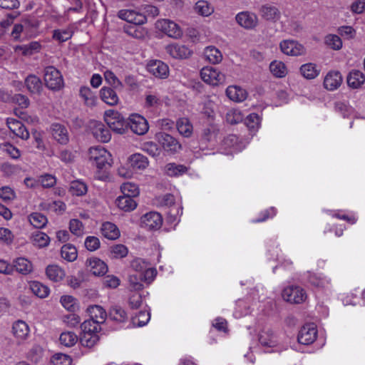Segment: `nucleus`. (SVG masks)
Listing matches in <instances>:
<instances>
[{
    "instance_id": "1",
    "label": "nucleus",
    "mask_w": 365,
    "mask_h": 365,
    "mask_svg": "<svg viewBox=\"0 0 365 365\" xmlns=\"http://www.w3.org/2000/svg\"><path fill=\"white\" fill-rule=\"evenodd\" d=\"M105 115V121L110 130L118 134H123L128 130V119L125 120L121 113L110 110Z\"/></svg>"
},
{
    "instance_id": "2",
    "label": "nucleus",
    "mask_w": 365,
    "mask_h": 365,
    "mask_svg": "<svg viewBox=\"0 0 365 365\" xmlns=\"http://www.w3.org/2000/svg\"><path fill=\"white\" fill-rule=\"evenodd\" d=\"M43 81L45 86L51 91H59L64 84L61 72L53 66L44 68Z\"/></svg>"
},
{
    "instance_id": "3",
    "label": "nucleus",
    "mask_w": 365,
    "mask_h": 365,
    "mask_svg": "<svg viewBox=\"0 0 365 365\" xmlns=\"http://www.w3.org/2000/svg\"><path fill=\"white\" fill-rule=\"evenodd\" d=\"M155 138L163 150L170 155L178 153L182 150L180 142L170 134L160 132L155 135Z\"/></svg>"
},
{
    "instance_id": "4",
    "label": "nucleus",
    "mask_w": 365,
    "mask_h": 365,
    "mask_svg": "<svg viewBox=\"0 0 365 365\" xmlns=\"http://www.w3.org/2000/svg\"><path fill=\"white\" fill-rule=\"evenodd\" d=\"M282 297L284 300L292 304H300L307 298L304 290L297 286H290L284 289Z\"/></svg>"
},
{
    "instance_id": "5",
    "label": "nucleus",
    "mask_w": 365,
    "mask_h": 365,
    "mask_svg": "<svg viewBox=\"0 0 365 365\" xmlns=\"http://www.w3.org/2000/svg\"><path fill=\"white\" fill-rule=\"evenodd\" d=\"M163 225V217L157 212H150L140 218V226L149 230H158Z\"/></svg>"
},
{
    "instance_id": "6",
    "label": "nucleus",
    "mask_w": 365,
    "mask_h": 365,
    "mask_svg": "<svg viewBox=\"0 0 365 365\" xmlns=\"http://www.w3.org/2000/svg\"><path fill=\"white\" fill-rule=\"evenodd\" d=\"M149 126L147 120L141 115L133 114L128 119V129L134 133L142 135L148 130Z\"/></svg>"
},
{
    "instance_id": "7",
    "label": "nucleus",
    "mask_w": 365,
    "mask_h": 365,
    "mask_svg": "<svg viewBox=\"0 0 365 365\" xmlns=\"http://www.w3.org/2000/svg\"><path fill=\"white\" fill-rule=\"evenodd\" d=\"M317 330L314 324H308L303 326L298 334L299 343L309 345L312 344L317 339Z\"/></svg>"
},
{
    "instance_id": "8",
    "label": "nucleus",
    "mask_w": 365,
    "mask_h": 365,
    "mask_svg": "<svg viewBox=\"0 0 365 365\" xmlns=\"http://www.w3.org/2000/svg\"><path fill=\"white\" fill-rule=\"evenodd\" d=\"M90 155V159L95 161L96 165L99 170L110 167V163L108 161L109 153L106 150L97 148H91Z\"/></svg>"
},
{
    "instance_id": "9",
    "label": "nucleus",
    "mask_w": 365,
    "mask_h": 365,
    "mask_svg": "<svg viewBox=\"0 0 365 365\" xmlns=\"http://www.w3.org/2000/svg\"><path fill=\"white\" fill-rule=\"evenodd\" d=\"M123 91H118L112 86H103L100 91L101 100L106 104L113 106L119 103L118 94Z\"/></svg>"
},
{
    "instance_id": "10",
    "label": "nucleus",
    "mask_w": 365,
    "mask_h": 365,
    "mask_svg": "<svg viewBox=\"0 0 365 365\" xmlns=\"http://www.w3.org/2000/svg\"><path fill=\"white\" fill-rule=\"evenodd\" d=\"M200 76L203 81L209 84H217L224 80V75L213 67H204L200 71Z\"/></svg>"
},
{
    "instance_id": "11",
    "label": "nucleus",
    "mask_w": 365,
    "mask_h": 365,
    "mask_svg": "<svg viewBox=\"0 0 365 365\" xmlns=\"http://www.w3.org/2000/svg\"><path fill=\"white\" fill-rule=\"evenodd\" d=\"M119 17L135 26L142 25L147 21L145 14L134 10L120 11Z\"/></svg>"
},
{
    "instance_id": "12",
    "label": "nucleus",
    "mask_w": 365,
    "mask_h": 365,
    "mask_svg": "<svg viewBox=\"0 0 365 365\" xmlns=\"http://www.w3.org/2000/svg\"><path fill=\"white\" fill-rule=\"evenodd\" d=\"M282 53L286 55L299 56L302 55L304 48L302 45L293 40H284L279 44Z\"/></svg>"
},
{
    "instance_id": "13",
    "label": "nucleus",
    "mask_w": 365,
    "mask_h": 365,
    "mask_svg": "<svg viewBox=\"0 0 365 365\" xmlns=\"http://www.w3.org/2000/svg\"><path fill=\"white\" fill-rule=\"evenodd\" d=\"M24 84L31 94L41 96L43 91L41 79L34 74H29L24 80Z\"/></svg>"
},
{
    "instance_id": "14",
    "label": "nucleus",
    "mask_w": 365,
    "mask_h": 365,
    "mask_svg": "<svg viewBox=\"0 0 365 365\" xmlns=\"http://www.w3.org/2000/svg\"><path fill=\"white\" fill-rule=\"evenodd\" d=\"M53 138L60 144L66 145L69 141L67 128L60 123H53L51 125Z\"/></svg>"
},
{
    "instance_id": "15",
    "label": "nucleus",
    "mask_w": 365,
    "mask_h": 365,
    "mask_svg": "<svg viewBox=\"0 0 365 365\" xmlns=\"http://www.w3.org/2000/svg\"><path fill=\"white\" fill-rule=\"evenodd\" d=\"M148 70L153 76L160 78H166L169 73L168 65L159 60L150 61L148 64Z\"/></svg>"
},
{
    "instance_id": "16",
    "label": "nucleus",
    "mask_w": 365,
    "mask_h": 365,
    "mask_svg": "<svg viewBox=\"0 0 365 365\" xmlns=\"http://www.w3.org/2000/svg\"><path fill=\"white\" fill-rule=\"evenodd\" d=\"M93 136L102 143H107L110 140L111 134L109 127L107 128L101 122H95L92 128Z\"/></svg>"
},
{
    "instance_id": "17",
    "label": "nucleus",
    "mask_w": 365,
    "mask_h": 365,
    "mask_svg": "<svg viewBox=\"0 0 365 365\" xmlns=\"http://www.w3.org/2000/svg\"><path fill=\"white\" fill-rule=\"evenodd\" d=\"M7 125L11 131L16 136L24 140L29 138V133L21 121L14 118H8Z\"/></svg>"
},
{
    "instance_id": "18",
    "label": "nucleus",
    "mask_w": 365,
    "mask_h": 365,
    "mask_svg": "<svg viewBox=\"0 0 365 365\" xmlns=\"http://www.w3.org/2000/svg\"><path fill=\"white\" fill-rule=\"evenodd\" d=\"M167 51L169 54L175 58H187L192 51L185 45L172 44L167 47Z\"/></svg>"
},
{
    "instance_id": "19",
    "label": "nucleus",
    "mask_w": 365,
    "mask_h": 365,
    "mask_svg": "<svg viewBox=\"0 0 365 365\" xmlns=\"http://www.w3.org/2000/svg\"><path fill=\"white\" fill-rule=\"evenodd\" d=\"M86 265L91 267V272L95 276L104 275L108 272L107 264L101 259L93 257L86 260Z\"/></svg>"
},
{
    "instance_id": "20",
    "label": "nucleus",
    "mask_w": 365,
    "mask_h": 365,
    "mask_svg": "<svg viewBox=\"0 0 365 365\" xmlns=\"http://www.w3.org/2000/svg\"><path fill=\"white\" fill-rule=\"evenodd\" d=\"M87 312L91 318V320L99 324L104 323L107 317H108V314L100 305H90L87 308Z\"/></svg>"
},
{
    "instance_id": "21",
    "label": "nucleus",
    "mask_w": 365,
    "mask_h": 365,
    "mask_svg": "<svg viewBox=\"0 0 365 365\" xmlns=\"http://www.w3.org/2000/svg\"><path fill=\"white\" fill-rule=\"evenodd\" d=\"M342 82V76L339 71H330L324 78V86L326 89L334 91L336 89Z\"/></svg>"
},
{
    "instance_id": "22",
    "label": "nucleus",
    "mask_w": 365,
    "mask_h": 365,
    "mask_svg": "<svg viewBox=\"0 0 365 365\" xmlns=\"http://www.w3.org/2000/svg\"><path fill=\"white\" fill-rule=\"evenodd\" d=\"M161 24L162 31L168 36L178 38L182 35V31L180 26L175 22L165 19L160 23Z\"/></svg>"
},
{
    "instance_id": "23",
    "label": "nucleus",
    "mask_w": 365,
    "mask_h": 365,
    "mask_svg": "<svg viewBox=\"0 0 365 365\" xmlns=\"http://www.w3.org/2000/svg\"><path fill=\"white\" fill-rule=\"evenodd\" d=\"M235 19L237 22L245 29H252L257 24V16L247 11L238 14Z\"/></svg>"
},
{
    "instance_id": "24",
    "label": "nucleus",
    "mask_w": 365,
    "mask_h": 365,
    "mask_svg": "<svg viewBox=\"0 0 365 365\" xmlns=\"http://www.w3.org/2000/svg\"><path fill=\"white\" fill-rule=\"evenodd\" d=\"M226 95L232 101H243L247 98V93L239 86H231L226 89Z\"/></svg>"
},
{
    "instance_id": "25",
    "label": "nucleus",
    "mask_w": 365,
    "mask_h": 365,
    "mask_svg": "<svg viewBox=\"0 0 365 365\" xmlns=\"http://www.w3.org/2000/svg\"><path fill=\"white\" fill-rule=\"evenodd\" d=\"M108 317L110 320L118 323H124L128 320L126 312L121 307L117 305L110 308Z\"/></svg>"
},
{
    "instance_id": "26",
    "label": "nucleus",
    "mask_w": 365,
    "mask_h": 365,
    "mask_svg": "<svg viewBox=\"0 0 365 365\" xmlns=\"http://www.w3.org/2000/svg\"><path fill=\"white\" fill-rule=\"evenodd\" d=\"M115 204L119 209L125 212L132 211L137 207V202L133 197L124 195L118 197L115 200Z\"/></svg>"
},
{
    "instance_id": "27",
    "label": "nucleus",
    "mask_w": 365,
    "mask_h": 365,
    "mask_svg": "<svg viewBox=\"0 0 365 365\" xmlns=\"http://www.w3.org/2000/svg\"><path fill=\"white\" fill-rule=\"evenodd\" d=\"M12 332L15 337L20 340H24L29 335V328L25 322L18 320L13 324Z\"/></svg>"
},
{
    "instance_id": "28",
    "label": "nucleus",
    "mask_w": 365,
    "mask_h": 365,
    "mask_svg": "<svg viewBox=\"0 0 365 365\" xmlns=\"http://www.w3.org/2000/svg\"><path fill=\"white\" fill-rule=\"evenodd\" d=\"M128 163L133 169L143 170L148 167V160L140 153H135L128 158Z\"/></svg>"
},
{
    "instance_id": "29",
    "label": "nucleus",
    "mask_w": 365,
    "mask_h": 365,
    "mask_svg": "<svg viewBox=\"0 0 365 365\" xmlns=\"http://www.w3.org/2000/svg\"><path fill=\"white\" fill-rule=\"evenodd\" d=\"M364 73L359 70H352L347 76V84L353 88H358L364 83Z\"/></svg>"
},
{
    "instance_id": "30",
    "label": "nucleus",
    "mask_w": 365,
    "mask_h": 365,
    "mask_svg": "<svg viewBox=\"0 0 365 365\" xmlns=\"http://www.w3.org/2000/svg\"><path fill=\"white\" fill-rule=\"evenodd\" d=\"M102 235L108 240H116L120 236V231L117 226L110 222H106L101 227Z\"/></svg>"
},
{
    "instance_id": "31",
    "label": "nucleus",
    "mask_w": 365,
    "mask_h": 365,
    "mask_svg": "<svg viewBox=\"0 0 365 365\" xmlns=\"http://www.w3.org/2000/svg\"><path fill=\"white\" fill-rule=\"evenodd\" d=\"M48 278L53 282H60L65 277V272L56 264H50L46 269Z\"/></svg>"
},
{
    "instance_id": "32",
    "label": "nucleus",
    "mask_w": 365,
    "mask_h": 365,
    "mask_svg": "<svg viewBox=\"0 0 365 365\" xmlns=\"http://www.w3.org/2000/svg\"><path fill=\"white\" fill-rule=\"evenodd\" d=\"M258 340L264 346L273 347L276 344L274 334L272 329H263L259 334Z\"/></svg>"
},
{
    "instance_id": "33",
    "label": "nucleus",
    "mask_w": 365,
    "mask_h": 365,
    "mask_svg": "<svg viewBox=\"0 0 365 365\" xmlns=\"http://www.w3.org/2000/svg\"><path fill=\"white\" fill-rule=\"evenodd\" d=\"M12 267L14 269H15L16 272L22 274H27L32 270L31 262L23 257L17 258L16 261L14 262Z\"/></svg>"
},
{
    "instance_id": "34",
    "label": "nucleus",
    "mask_w": 365,
    "mask_h": 365,
    "mask_svg": "<svg viewBox=\"0 0 365 365\" xmlns=\"http://www.w3.org/2000/svg\"><path fill=\"white\" fill-rule=\"evenodd\" d=\"M205 56L213 64L219 63L222 59L220 51L215 46H207L205 50Z\"/></svg>"
},
{
    "instance_id": "35",
    "label": "nucleus",
    "mask_w": 365,
    "mask_h": 365,
    "mask_svg": "<svg viewBox=\"0 0 365 365\" xmlns=\"http://www.w3.org/2000/svg\"><path fill=\"white\" fill-rule=\"evenodd\" d=\"M34 245L40 248L47 247L50 242V237L44 232L36 231L31 235Z\"/></svg>"
},
{
    "instance_id": "36",
    "label": "nucleus",
    "mask_w": 365,
    "mask_h": 365,
    "mask_svg": "<svg viewBox=\"0 0 365 365\" xmlns=\"http://www.w3.org/2000/svg\"><path fill=\"white\" fill-rule=\"evenodd\" d=\"M61 257L68 261L73 262L78 256L77 249L71 244H66L63 245L61 250Z\"/></svg>"
},
{
    "instance_id": "37",
    "label": "nucleus",
    "mask_w": 365,
    "mask_h": 365,
    "mask_svg": "<svg viewBox=\"0 0 365 365\" xmlns=\"http://www.w3.org/2000/svg\"><path fill=\"white\" fill-rule=\"evenodd\" d=\"M30 223L36 228L41 229L44 227L47 222V217L40 212H33L29 216Z\"/></svg>"
},
{
    "instance_id": "38",
    "label": "nucleus",
    "mask_w": 365,
    "mask_h": 365,
    "mask_svg": "<svg viewBox=\"0 0 365 365\" xmlns=\"http://www.w3.org/2000/svg\"><path fill=\"white\" fill-rule=\"evenodd\" d=\"M260 11L267 20H277L280 17V12L275 6L264 5L262 6Z\"/></svg>"
},
{
    "instance_id": "39",
    "label": "nucleus",
    "mask_w": 365,
    "mask_h": 365,
    "mask_svg": "<svg viewBox=\"0 0 365 365\" xmlns=\"http://www.w3.org/2000/svg\"><path fill=\"white\" fill-rule=\"evenodd\" d=\"M41 45L37 41H32L27 45L16 46L15 51H21L24 56H31L40 50Z\"/></svg>"
},
{
    "instance_id": "40",
    "label": "nucleus",
    "mask_w": 365,
    "mask_h": 365,
    "mask_svg": "<svg viewBox=\"0 0 365 365\" xmlns=\"http://www.w3.org/2000/svg\"><path fill=\"white\" fill-rule=\"evenodd\" d=\"M104 78L108 83V86L114 87L118 91H123L124 86L117 76L110 71H106L104 73Z\"/></svg>"
},
{
    "instance_id": "41",
    "label": "nucleus",
    "mask_w": 365,
    "mask_h": 365,
    "mask_svg": "<svg viewBox=\"0 0 365 365\" xmlns=\"http://www.w3.org/2000/svg\"><path fill=\"white\" fill-rule=\"evenodd\" d=\"M271 73L277 78L284 77L287 74V68L282 61H274L269 65Z\"/></svg>"
},
{
    "instance_id": "42",
    "label": "nucleus",
    "mask_w": 365,
    "mask_h": 365,
    "mask_svg": "<svg viewBox=\"0 0 365 365\" xmlns=\"http://www.w3.org/2000/svg\"><path fill=\"white\" fill-rule=\"evenodd\" d=\"M99 339L100 337L98 334L81 333L80 336V342L81 345L88 348L94 346Z\"/></svg>"
},
{
    "instance_id": "43",
    "label": "nucleus",
    "mask_w": 365,
    "mask_h": 365,
    "mask_svg": "<svg viewBox=\"0 0 365 365\" xmlns=\"http://www.w3.org/2000/svg\"><path fill=\"white\" fill-rule=\"evenodd\" d=\"M30 289L39 298H45L49 294L48 287L38 282H32L30 284Z\"/></svg>"
},
{
    "instance_id": "44",
    "label": "nucleus",
    "mask_w": 365,
    "mask_h": 365,
    "mask_svg": "<svg viewBox=\"0 0 365 365\" xmlns=\"http://www.w3.org/2000/svg\"><path fill=\"white\" fill-rule=\"evenodd\" d=\"M177 128L179 133L185 137H189L192 134V125L187 118L179 119L177 122Z\"/></svg>"
},
{
    "instance_id": "45",
    "label": "nucleus",
    "mask_w": 365,
    "mask_h": 365,
    "mask_svg": "<svg viewBox=\"0 0 365 365\" xmlns=\"http://www.w3.org/2000/svg\"><path fill=\"white\" fill-rule=\"evenodd\" d=\"M300 73L304 78L313 79L318 76L319 71L317 69L314 64L309 63L300 67Z\"/></svg>"
},
{
    "instance_id": "46",
    "label": "nucleus",
    "mask_w": 365,
    "mask_h": 365,
    "mask_svg": "<svg viewBox=\"0 0 365 365\" xmlns=\"http://www.w3.org/2000/svg\"><path fill=\"white\" fill-rule=\"evenodd\" d=\"M166 173L170 177L178 176L185 173L187 168L183 165H177L175 163H168L165 166Z\"/></svg>"
},
{
    "instance_id": "47",
    "label": "nucleus",
    "mask_w": 365,
    "mask_h": 365,
    "mask_svg": "<svg viewBox=\"0 0 365 365\" xmlns=\"http://www.w3.org/2000/svg\"><path fill=\"white\" fill-rule=\"evenodd\" d=\"M87 190V185L84 182L74 180L71 183L69 192L72 195L82 196L86 194Z\"/></svg>"
},
{
    "instance_id": "48",
    "label": "nucleus",
    "mask_w": 365,
    "mask_h": 365,
    "mask_svg": "<svg viewBox=\"0 0 365 365\" xmlns=\"http://www.w3.org/2000/svg\"><path fill=\"white\" fill-rule=\"evenodd\" d=\"M195 10L202 16H208L213 13L214 9L206 1L200 0L195 4Z\"/></svg>"
},
{
    "instance_id": "49",
    "label": "nucleus",
    "mask_w": 365,
    "mask_h": 365,
    "mask_svg": "<svg viewBox=\"0 0 365 365\" xmlns=\"http://www.w3.org/2000/svg\"><path fill=\"white\" fill-rule=\"evenodd\" d=\"M81 329L82 333L87 334H98L101 329L99 324L91 319L84 321L81 324Z\"/></svg>"
},
{
    "instance_id": "50",
    "label": "nucleus",
    "mask_w": 365,
    "mask_h": 365,
    "mask_svg": "<svg viewBox=\"0 0 365 365\" xmlns=\"http://www.w3.org/2000/svg\"><path fill=\"white\" fill-rule=\"evenodd\" d=\"M59 340L61 344L66 346L71 347L73 346L78 341V336L71 331L63 332L60 335Z\"/></svg>"
},
{
    "instance_id": "51",
    "label": "nucleus",
    "mask_w": 365,
    "mask_h": 365,
    "mask_svg": "<svg viewBox=\"0 0 365 365\" xmlns=\"http://www.w3.org/2000/svg\"><path fill=\"white\" fill-rule=\"evenodd\" d=\"M128 281L131 289L135 291L141 290L143 288V278L140 272L130 274Z\"/></svg>"
},
{
    "instance_id": "52",
    "label": "nucleus",
    "mask_w": 365,
    "mask_h": 365,
    "mask_svg": "<svg viewBox=\"0 0 365 365\" xmlns=\"http://www.w3.org/2000/svg\"><path fill=\"white\" fill-rule=\"evenodd\" d=\"M120 190L124 195L130 196V197L138 196L139 194L137 185L130 182L123 183L120 186Z\"/></svg>"
},
{
    "instance_id": "53",
    "label": "nucleus",
    "mask_w": 365,
    "mask_h": 365,
    "mask_svg": "<svg viewBox=\"0 0 365 365\" xmlns=\"http://www.w3.org/2000/svg\"><path fill=\"white\" fill-rule=\"evenodd\" d=\"M71 358L64 354H56L51 358V362L53 365H70L71 364Z\"/></svg>"
},
{
    "instance_id": "54",
    "label": "nucleus",
    "mask_w": 365,
    "mask_h": 365,
    "mask_svg": "<svg viewBox=\"0 0 365 365\" xmlns=\"http://www.w3.org/2000/svg\"><path fill=\"white\" fill-rule=\"evenodd\" d=\"M325 43L334 50H339L342 47V41L336 35H328L325 38Z\"/></svg>"
},
{
    "instance_id": "55",
    "label": "nucleus",
    "mask_w": 365,
    "mask_h": 365,
    "mask_svg": "<svg viewBox=\"0 0 365 365\" xmlns=\"http://www.w3.org/2000/svg\"><path fill=\"white\" fill-rule=\"evenodd\" d=\"M143 150L153 157L158 156L160 153V150L158 148V145L151 141L144 143L143 144Z\"/></svg>"
},
{
    "instance_id": "56",
    "label": "nucleus",
    "mask_w": 365,
    "mask_h": 365,
    "mask_svg": "<svg viewBox=\"0 0 365 365\" xmlns=\"http://www.w3.org/2000/svg\"><path fill=\"white\" fill-rule=\"evenodd\" d=\"M80 96L84 99L86 103L92 105L94 103L95 96L89 87L83 86L80 88Z\"/></svg>"
},
{
    "instance_id": "57",
    "label": "nucleus",
    "mask_w": 365,
    "mask_h": 365,
    "mask_svg": "<svg viewBox=\"0 0 365 365\" xmlns=\"http://www.w3.org/2000/svg\"><path fill=\"white\" fill-rule=\"evenodd\" d=\"M69 230L71 233L79 237L83 234V223L78 219H72L69 222Z\"/></svg>"
},
{
    "instance_id": "58",
    "label": "nucleus",
    "mask_w": 365,
    "mask_h": 365,
    "mask_svg": "<svg viewBox=\"0 0 365 365\" xmlns=\"http://www.w3.org/2000/svg\"><path fill=\"white\" fill-rule=\"evenodd\" d=\"M72 37V31L70 30H55L53 38L60 42H64Z\"/></svg>"
},
{
    "instance_id": "59",
    "label": "nucleus",
    "mask_w": 365,
    "mask_h": 365,
    "mask_svg": "<svg viewBox=\"0 0 365 365\" xmlns=\"http://www.w3.org/2000/svg\"><path fill=\"white\" fill-rule=\"evenodd\" d=\"M0 197L4 201L8 202L16 197L14 191L9 186H4L0 188Z\"/></svg>"
},
{
    "instance_id": "60",
    "label": "nucleus",
    "mask_w": 365,
    "mask_h": 365,
    "mask_svg": "<svg viewBox=\"0 0 365 365\" xmlns=\"http://www.w3.org/2000/svg\"><path fill=\"white\" fill-rule=\"evenodd\" d=\"M150 318V314L149 312L140 311L133 320V323H136L138 327H143L148 322Z\"/></svg>"
},
{
    "instance_id": "61",
    "label": "nucleus",
    "mask_w": 365,
    "mask_h": 365,
    "mask_svg": "<svg viewBox=\"0 0 365 365\" xmlns=\"http://www.w3.org/2000/svg\"><path fill=\"white\" fill-rule=\"evenodd\" d=\"M148 266H149L148 263L140 258L135 259L131 262V268L135 271V273L143 272Z\"/></svg>"
},
{
    "instance_id": "62",
    "label": "nucleus",
    "mask_w": 365,
    "mask_h": 365,
    "mask_svg": "<svg viewBox=\"0 0 365 365\" xmlns=\"http://www.w3.org/2000/svg\"><path fill=\"white\" fill-rule=\"evenodd\" d=\"M61 304L68 311L74 312L76 304L75 299L72 296L64 295L61 297Z\"/></svg>"
},
{
    "instance_id": "63",
    "label": "nucleus",
    "mask_w": 365,
    "mask_h": 365,
    "mask_svg": "<svg viewBox=\"0 0 365 365\" xmlns=\"http://www.w3.org/2000/svg\"><path fill=\"white\" fill-rule=\"evenodd\" d=\"M85 247L89 251H95L100 247V241L94 236L87 237L85 240Z\"/></svg>"
},
{
    "instance_id": "64",
    "label": "nucleus",
    "mask_w": 365,
    "mask_h": 365,
    "mask_svg": "<svg viewBox=\"0 0 365 365\" xmlns=\"http://www.w3.org/2000/svg\"><path fill=\"white\" fill-rule=\"evenodd\" d=\"M12 100L22 108H26L30 105V101L29 98L26 96L21 93L15 94L12 97Z\"/></svg>"
}]
</instances>
